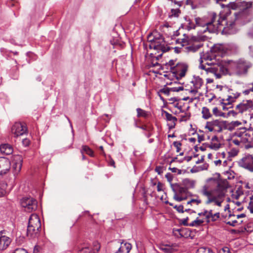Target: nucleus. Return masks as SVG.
<instances>
[{"mask_svg":"<svg viewBox=\"0 0 253 253\" xmlns=\"http://www.w3.org/2000/svg\"><path fill=\"white\" fill-rule=\"evenodd\" d=\"M170 187L174 194L177 195H186L188 192L186 187H182L178 183H171Z\"/></svg>","mask_w":253,"mask_h":253,"instance_id":"f3484780","label":"nucleus"},{"mask_svg":"<svg viewBox=\"0 0 253 253\" xmlns=\"http://www.w3.org/2000/svg\"><path fill=\"white\" fill-rule=\"evenodd\" d=\"M17 158L19 160V162L15 163L13 165V168L14 169L15 173H18L20 171L22 167V159L21 158V157L18 156Z\"/></svg>","mask_w":253,"mask_h":253,"instance_id":"c85d7f7f","label":"nucleus"},{"mask_svg":"<svg viewBox=\"0 0 253 253\" xmlns=\"http://www.w3.org/2000/svg\"><path fill=\"white\" fill-rule=\"evenodd\" d=\"M152 38L151 35H149L148 37V41L150 42V48L161 50L163 52H166L170 50V47L165 45L164 39L161 35L159 37H154L152 39Z\"/></svg>","mask_w":253,"mask_h":253,"instance_id":"f03ea898","label":"nucleus"},{"mask_svg":"<svg viewBox=\"0 0 253 253\" xmlns=\"http://www.w3.org/2000/svg\"><path fill=\"white\" fill-rule=\"evenodd\" d=\"M171 15L174 16L175 17H177L178 16V13H179V9H172L171 10Z\"/></svg>","mask_w":253,"mask_h":253,"instance_id":"13d9d810","label":"nucleus"},{"mask_svg":"<svg viewBox=\"0 0 253 253\" xmlns=\"http://www.w3.org/2000/svg\"><path fill=\"white\" fill-rule=\"evenodd\" d=\"M165 177L167 179L168 181L171 184L173 178L172 174L170 173H167L166 174Z\"/></svg>","mask_w":253,"mask_h":253,"instance_id":"8fccbe9b","label":"nucleus"},{"mask_svg":"<svg viewBox=\"0 0 253 253\" xmlns=\"http://www.w3.org/2000/svg\"><path fill=\"white\" fill-rule=\"evenodd\" d=\"M163 184L160 182H159L157 184V191L159 192L163 191Z\"/></svg>","mask_w":253,"mask_h":253,"instance_id":"e2e57ef3","label":"nucleus"},{"mask_svg":"<svg viewBox=\"0 0 253 253\" xmlns=\"http://www.w3.org/2000/svg\"><path fill=\"white\" fill-rule=\"evenodd\" d=\"M26 131L27 129L25 126L20 123H15L11 128V131L14 134L15 137L24 134Z\"/></svg>","mask_w":253,"mask_h":253,"instance_id":"ddd939ff","label":"nucleus"},{"mask_svg":"<svg viewBox=\"0 0 253 253\" xmlns=\"http://www.w3.org/2000/svg\"><path fill=\"white\" fill-rule=\"evenodd\" d=\"M209 214V211L207 210H204L203 211H202V216L205 217V221L207 222L208 219Z\"/></svg>","mask_w":253,"mask_h":253,"instance_id":"603ef678","label":"nucleus"},{"mask_svg":"<svg viewBox=\"0 0 253 253\" xmlns=\"http://www.w3.org/2000/svg\"><path fill=\"white\" fill-rule=\"evenodd\" d=\"M173 145L174 147L176 148V152H179L181 150V146L182 145L181 143L178 141H174L173 143Z\"/></svg>","mask_w":253,"mask_h":253,"instance_id":"49530a36","label":"nucleus"},{"mask_svg":"<svg viewBox=\"0 0 253 253\" xmlns=\"http://www.w3.org/2000/svg\"><path fill=\"white\" fill-rule=\"evenodd\" d=\"M231 66L235 68V72L238 75H246L248 70L251 68L252 64L246 60L239 59L236 62H233Z\"/></svg>","mask_w":253,"mask_h":253,"instance_id":"39448f33","label":"nucleus"},{"mask_svg":"<svg viewBox=\"0 0 253 253\" xmlns=\"http://www.w3.org/2000/svg\"><path fill=\"white\" fill-rule=\"evenodd\" d=\"M171 91V88H163L159 90V92L163 93L165 94V95L169 96L170 93V91Z\"/></svg>","mask_w":253,"mask_h":253,"instance_id":"79ce46f5","label":"nucleus"},{"mask_svg":"<svg viewBox=\"0 0 253 253\" xmlns=\"http://www.w3.org/2000/svg\"><path fill=\"white\" fill-rule=\"evenodd\" d=\"M200 193L203 196L207 197L208 199L211 196V190H209V187L208 185H205L200 190Z\"/></svg>","mask_w":253,"mask_h":253,"instance_id":"cd10ccee","label":"nucleus"},{"mask_svg":"<svg viewBox=\"0 0 253 253\" xmlns=\"http://www.w3.org/2000/svg\"><path fill=\"white\" fill-rule=\"evenodd\" d=\"M247 135V129L245 127H240L234 133V136H237L238 138L242 140V143L248 142V139L246 138Z\"/></svg>","mask_w":253,"mask_h":253,"instance_id":"aec40b11","label":"nucleus"},{"mask_svg":"<svg viewBox=\"0 0 253 253\" xmlns=\"http://www.w3.org/2000/svg\"><path fill=\"white\" fill-rule=\"evenodd\" d=\"M131 249V245L128 243H121V246L115 253H129Z\"/></svg>","mask_w":253,"mask_h":253,"instance_id":"412c9836","label":"nucleus"},{"mask_svg":"<svg viewBox=\"0 0 253 253\" xmlns=\"http://www.w3.org/2000/svg\"><path fill=\"white\" fill-rule=\"evenodd\" d=\"M238 113V112H236L234 110H230L227 114H226V116H227V118L230 116H232L233 117H235Z\"/></svg>","mask_w":253,"mask_h":253,"instance_id":"09e8293b","label":"nucleus"},{"mask_svg":"<svg viewBox=\"0 0 253 253\" xmlns=\"http://www.w3.org/2000/svg\"><path fill=\"white\" fill-rule=\"evenodd\" d=\"M188 217H187L185 218H183V219H182L181 220L182 223L184 226H189V224L188 223Z\"/></svg>","mask_w":253,"mask_h":253,"instance_id":"0e129e2a","label":"nucleus"},{"mask_svg":"<svg viewBox=\"0 0 253 253\" xmlns=\"http://www.w3.org/2000/svg\"><path fill=\"white\" fill-rule=\"evenodd\" d=\"M203 44L201 41L198 40L196 37H193L188 45L185 47V49L187 52H195L197 51Z\"/></svg>","mask_w":253,"mask_h":253,"instance_id":"9d476101","label":"nucleus"},{"mask_svg":"<svg viewBox=\"0 0 253 253\" xmlns=\"http://www.w3.org/2000/svg\"><path fill=\"white\" fill-rule=\"evenodd\" d=\"M203 61L202 58H200V64L199 68L201 69L205 70L207 72L213 73L216 79H220L222 75H225L227 74V69L221 64H214L210 67L206 68V66L202 64Z\"/></svg>","mask_w":253,"mask_h":253,"instance_id":"7ed1b4c3","label":"nucleus"},{"mask_svg":"<svg viewBox=\"0 0 253 253\" xmlns=\"http://www.w3.org/2000/svg\"><path fill=\"white\" fill-rule=\"evenodd\" d=\"M195 88L199 89L203 84V80L199 76L193 77V80L191 81Z\"/></svg>","mask_w":253,"mask_h":253,"instance_id":"393cba45","label":"nucleus"},{"mask_svg":"<svg viewBox=\"0 0 253 253\" xmlns=\"http://www.w3.org/2000/svg\"><path fill=\"white\" fill-rule=\"evenodd\" d=\"M183 183L186 187V188L188 189V188H194L195 183L194 180H192L186 178L183 180Z\"/></svg>","mask_w":253,"mask_h":253,"instance_id":"2f4dec72","label":"nucleus"},{"mask_svg":"<svg viewBox=\"0 0 253 253\" xmlns=\"http://www.w3.org/2000/svg\"><path fill=\"white\" fill-rule=\"evenodd\" d=\"M225 124V121L215 120L211 122H207L205 128L208 129L210 131H215L219 133L223 130Z\"/></svg>","mask_w":253,"mask_h":253,"instance_id":"423d86ee","label":"nucleus"},{"mask_svg":"<svg viewBox=\"0 0 253 253\" xmlns=\"http://www.w3.org/2000/svg\"><path fill=\"white\" fill-rule=\"evenodd\" d=\"M220 217V213L219 212H217L215 213H213L212 210H209V214L208 217V219L207 221V223H210L211 222H214L218 220Z\"/></svg>","mask_w":253,"mask_h":253,"instance_id":"a878e982","label":"nucleus"},{"mask_svg":"<svg viewBox=\"0 0 253 253\" xmlns=\"http://www.w3.org/2000/svg\"><path fill=\"white\" fill-rule=\"evenodd\" d=\"M12 253H28L27 251L22 248L17 249L15 250Z\"/></svg>","mask_w":253,"mask_h":253,"instance_id":"5fc2aeb1","label":"nucleus"},{"mask_svg":"<svg viewBox=\"0 0 253 253\" xmlns=\"http://www.w3.org/2000/svg\"><path fill=\"white\" fill-rule=\"evenodd\" d=\"M28 226L40 229L41 228V220L36 214H32L29 219Z\"/></svg>","mask_w":253,"mask_h":253,"instance_id":"2eb2a0df","label":"nucleus"},{"mask_svg":"<svg viewBox=\"0 0 253 253\" xmlns=\"http://www.w3.org/2000/svg\"><path fill=\"white\" fill-rule=\"evenodd\" d=\"M190 113H185L184 115L181 116V118L180 119V122L182 121H186L189 120L190 118Z\"/></svg>","mask_w":253,"mask_h":253,"instance_id":"ea45409f","label":"nucleus"},{"mask_svg":"<svg viewBox=\"0 0 253 253\" xmlns=\"http://www.w3.org/2000/svg\"><path fill=\"white\" fill-rule=\"evenodd\" d=\"M225 100L224 99H222L220 101L221 104L222 105V109L223 110H228L229 109L233 107L232 104L231 103V105H229L227 103L224 102Z\"/></svg>","mask_w":253,"mask_h":253,"instance_id":"e433bc0d","label":"nucleus"},{"mask_svg":"<svg viewBox=\"0 0 253 253\" xmlns=\"http://www.w3.org/2000/svg\"><path fill=\"white\" fill-rule=\"evenodd\" d=\"M212 112L214 115L216 117H222L223 118H227V116H226V113L222 112L219 111L217 107H214L213 109Z\"/></svg>","mask_w":253,"mask_h":253,"instance_id":"72a5a7b5","label":"nucleus"},{"mask_svg":"<svg viewBox=\"0 0 253 253\" xmlns=\"http://www.w3.org/2000/svg\"><path fill=\"white\" fill-rule=\"evenodd\" d=\"M235 128V127L233 126L232 124L231 123H228L225 121V124L224 125L223 129H227L230 131L233 130Z\"/></svg>","mask_w":253,"mask_h":253,"instance_id":"58836bf2","label":"nucleus"},{"mask_svg":"<svg viewBox=\"0 0 253 253\" xmlns=\"http://www.w3.org/2000/svg\"><path fill=\"white\" fill-rule=\"evenodd\" d=\"M21 204L28 212L36 210L37 208V201L31 197L23 198L21 200Z\"/></svg>","mask_w":253,"mask_h":253,"instance_id":"6e6552de","label":"nucleus"},{"mask_svg":"<svg viewBox=\"0 0 253 253\" xmlns=\"http://www.w3.org/2000/svg\"><path fill=\"white\" fill-rule=\"evenodd\" d=\"M230 253L229 249L228 247H225L223 248L221 251H220V253Z\"/></svg>","mask_w":253,"mask_h":253,"instance_id":"052dcab7","label":"nucleus"},{"mask_svg":"<svg viewBox=\"0 0 253 253\" xmlns=\"http://www.w3.org/2000/svg\"><path fill=\"white\" fill-rule=\"evenodd\" d=\"M10 169V162L5 157H0V175L6 174Z\"/></svg>","mask_w":253,"mask_h":253,"instance_id":"4468645a","label":"nucleus"},{"mask_svg":"<svg viewBox=\"0 0 253 253\" xmlns=\"http://www.w3.org/2000/svg\"><path fill=\"white\" fill-rule=\"evenodd\" d=\"M236 109L240 113L250 111L253 109V102L251 100L243 101L236 106Z\"/></svg>","mask_w":253,"mask_h":253,"instance_id":"f8f14e48","label":"nucleus"},{"mask_svg":"<svg viewBox=\"0 0 253 253\" xmlns=\"http://www.w3.org/2000/svg\"><path fill=\"white\" fill-rule=\"evenodd\" d=\"M209 19L204 20L197 17L195 18V21L197 26L205 28L203 33L209 32L210 33H214L221 30V26L226 24V20L224 17H219L216 13L211 12L209 14Z\"/></svg>","mask_w":253,"mask_h":253,"instance_id":"f257e3e1","label":"nucleus"},{"mask_svg":"<svg viewBox=\"0 0 253 253\" xmlns=\"http://www.w3.org/2000/svg\"><path fill=\"white\" fill-rule=\"evenodd\" d=\"M207 145L208 147L214 150H217L220 147V144L218 143H211V144H207Z\"/></svg>","mask_w":253,"mask_h":253,"instance_id":"c03bdc74","label":"nucleus"},{"mask_svg":"<svg viewBox=\"0 0 253 253\" xmlns=\"http://www.w3.org/2000/svg\"><path fill=\"white\" fill-rule=\"evenodd\" d=\"M3 232L0 231V251L5 250L10 244L11 239L5 235H3Z\"/></svg>","mask_w":253,"mask_h":253,"instance_id":"dca6fc26","label":"nucleus"},{"mask_svg":"<svg viewBox=\"0 0 253 253\" xmlns=\"http://www.w3.org/2000/svg\"><path fill=\"white\" fill-rule=\"evenodd\" d=\"M81 152L82 153H85L86 154L88 155L90 157H94V152L93 151L87 146L83 145L82 146V149L81 150Z\"/></svg>","mask_w":253,"mask_h":253,"instance_id":"7c9ffc66","label":"nucleus"},{"mask_svg":"<svg viewBox=\"0 0 253 253\" xmlns=\"http://www.w3.org/2000/svg\"><path fill=\"white\" fill-rule=\"evenodd\" d=\"M232 142L235 145L237 146H239L240 145L241 143H242V140L238 138V139H234L232 140Z\"/></svg>","mask_w":253,"mask_h":253,"instance_id":"4d7b16f0","label":"nucleus"},{"mask_svg":"<svg viewBox=\"0 0 253 253\" xmlns=\"http://www.w3.org/2000/svg\"><path fill=\"white\" fill-rule=\"evenodd\" d=\"M225 192L226 188L223 183H218L215 188L211 190V196L207 199L206 204L208 205L215 200L224 199Z\"/></svg>","mask_w":253,"mask_h":253,"instance_id":"20e7f679","label":"nucleus"},{"mask_svg":"<svg viewBox=\"0 0 253 253\" xmlns=\"http://www.w3.org/2000/svg\"><path fill=\"white\" fill-rule=\"evenodd\" d=\"M173 208L175 209L178 212L183 213L184 211L183 210V206L181 205L179 206L175 205L173 207Z\"/></svg>","mask_w":253,"mask_h":253,"instance_id":"a18cd8bd","label":"nucleus"},{"mask_svg":"<svg viewBox=\"0 0 253 253\" xmlns=\"http://www.w3.org/2000/svg\"><path fill=\"white\" fill-rule=\"evenodd\" d=\"M155 171L158 174H161L163 172V167L161 166H157L155 168Z\"/></svg>","mask_w":253,"mask_h":253,"instance_id":"6e6d98bb","label":"nucleus"},{"mask_svg":"<svg viewBox=\"0 0 253 253\" xmlns=\"http://www.w3.org/2000/svg\"><path fill=\"white\" fill-rule=\"evenodd\" d=\"M197 253H214L211 249L209 248L201 247L197 251Z\"/></svg>","mask_w":253,"mask_h":253,"instance_id":"f704fd0d","label":"nucleus"},{"mask_svg":"<svg viewBox=\"0 0 253 253\" xmlns=\"http://www.w3.org/2000/svg\"><path fill=\"white\" fill-rule=\"evenodd\" d=\"M163 114L165 115L167 121L170 122L168 125L169 129L174 128L177 121V118L166 111H163Z\"/></svg>","mask_w":253,"mask_h":253,"instance_id":"a211bd4d","label":"nucleus"},{"mask_svg":"<svg viewBox=\"0 0 253 253\" xmlns=\"http://www.w3.org/2000/svg\"><path fill=\"white\" fill-rule=\"evenodd\" d=\"M22 143H23V144L25 146H27L29 145V143H30V141L28 139H27V138H25V139H23L22 140Z\"/></svg>","mask_w":253,"mask_h":253,"instance_id":"69168bd1","label":"nucleus"},{"mask_svg":"<svg viewBox=\"0 0 253 253\" xmlns=\"http://www.w3.org/2000/svg\"><path fill=\"white\" fill-rule=\"evenodd\" d=\"M0 151L2 153L8 155L12 154L13 149L9 144H4L0 146Z\"/></svg>","mask_w":253,"mask_h":253,"instance_id":"b1692460","label":"nucleus"},{"mask_svg":"<svg viewBox=\"0 0 253 253\" xmlns=\"http://www.w3.org/2000/svg\"><path fill=\"white\" fill-rule=\"evenodd\" d=\"M187 22H188V25H187V29L188 30H190L191 29H195V27H196V24H195L192 21H191V20H190V19H189L188 20H187Z\"/></svg>","mask_w":253,"mask_h":253,"instance_id":"a19ab883","label":"nucleus"},{"mask_svg":"<svg viewBox=\"0 0 253 253\" xmlns=\"http://www.w3.org/2000/svg\"><path fill=\"white\" fill-rule=\"evenodd\" d=\"M173 199L177 202H181L186 200L187 196L185 195H177V194H174Z\"/></svg>","mask_w":253,"mask_h":253,"instance_id":"4c0bfd02","label":"nucleus"},{"mask_svg":"<svg viewBox=\"0 0 253 253\" xmlns=\"http://www.w3.org/2000/svg\"><path fill=\"white\" fill-rule=\"evenodd\" d=\"M184 89V88L183 86H178V87H171V91L173 92H178L181 90H183Z\"/></svg>","mask_w":253,"mask_h":253,"instance_id":"864d4df0","label":"nucleus"},{"mask_svg":"<svg viewBox=\"0 0 253 253\" xmlns=\"http://www.w3.org/2000/svg\"><path fill=\"white\" fill-rule=\"evenodd\" d=\"M239 166L253 172V156L247 155L238 162Z\"/></svg>","mask_w":253,"mask_h":253,"instance_id":"1a4fd4ad","label":"nucleus"},{"mask_svg":"<svg viewBox=\"0 0 253 253\" xmlns=\"http://www.w3.org/2000/svg\"><path fill=\"white\" fill-rule=\"evenodd\" d=\"M248 209L250 210L251 213H253V195L250 197V202L248 207Z\"/></svg>","mask_w":253,"mask_h":253,"instance_id":"37998d69","label":"nucleus"},{"mask_svg":"<svg viewBox=\"0 0 253 253\" xmlns=\"http://www.w3.org/2000/svg\"><path fill=\"white\" fill-rule=\"evenodd\" d=\"M250 92H253V86L252 87H250L244 91H243V93L245 95L249 94Z\"/></svg>","mask_w":253,"mask_h":253,"instance_id":"680f3d73","label":"nucleus"},{"mask_svg":"<svg viewBox=\"0 0 253 253\" xmlns=\"http://www.w3.org/2000/svg\"><path fill=\"white\" fill-rule=\"evenodd\" d=\"M136 111L137 113V116L138 117H144L146 118L148 116L147 112L145 110L141 109V108H137L136 109Z\"/></svg>","mask_w":253,"mask_h":253,"instance_id":"c9c22d12","label":"nucleus"},{"mask_svg":"<svg viewBox=\"0 0 253 253\" xmlns=\"http://www.w3.org/2000/svg\"><path fill=\"white\" fill-rule=\"evenodd\" d=\"M202 117L205 120L209 119L212 116V115L210 112V110L206 107L202 108Z\"/></svg>","mask_w":253,"mask_h":253,"instance_id":"c756f323","label":"nucleus"},{"mask_svg":"<svg viewBox=\"0 0 253 253\" xmlns=\"http://www.w3.org/2000/svg\"><path fill=\"white\" fill-rule=\"evenodd\" d=\"M252 6V2L249 1H233L229 3L228 6L230 8L232 9H237L239 8L240 10H244L249 8Z\"/></svg>","mask_w":253,"mask_h":253,"instance_id":"9b49d317","label":"nucleus"},{"mask_svg":"<svg viewBox=\"0 0 253 253\" xmlns=\"http://www.w3.org/2000/svg\"><path fill=\"white\" fill-rule=\"evenodd\" d=\"M230 95H228V98L226 99V101H228L227 104L229 105H231V103L235 101V100L239 97L241 93L238 92L230 93Z\"/></svg>","mask_w":253,"mask_h":253,"instance_id":"bb28decb","label":"nucleus"},{"mask_svg":"<svg viewBox=\"0 0 253 253\" xmlns=\"http://www.w3.org/2000/svg\"><path fill=\"white\" fill-rule=\"evenodd\" d=\"M174 64V61L170 60L168 63H167L166 65L169 66L171 72H172L173 71V68L175 67Z\"/></svg>","mask_w":253,"mask_h":253,"instance_id":"de8ad7c7","label":"nucleus"},{"mask_svg":"<svg viewBox=\"0 0 253 253\" xmlns=\"http://www.w3.org/2000/svg\"><path fill=\"white\" fill-rule=\"evenodd\" d=\"M100 246L98 242H94L93 247H87L80 250V253H98Z\"/></svg>","mask_w":253,"mask_h":253,"instance_id":"6ab92c4d","label":"nucleus"},{"mask_svg":"<svg viewBox=\"0 0 253 253\" xmlns=\"http://www.w3.org/2000/svg\"><path fill=\"white\" fill-rule=\"evenodd\" d=\"M39 231L40 229H39L28 226L27 235L31 238H34L38 236L39 234Z\"/></svg>","mask_w":253,"mask_h":253,"instance_id":"5701e85b","label":"nucleus"},{"mask_svg":"<svg viewBox=\"0 0 253 253\" xmlns=\"http://www.w3.org/2000/svg\"><path fill=\"white\" fill-rule=\"evenodd\" d=\"M39 231L40 229H39L28 226L27 235L31 238H34L38 236L39 234Z\"/></svg>","mask_w":253,"mask_h":253,"instance_id":"4be33fe9","label":"nucleus"},{"mask_svg":"<svg viewBox=\"0 0 253 253\" xmlns=\"http://www.w3.org/2000/svg\"><path fill=\"white\" fill-rule=\"evenodd\" d=\"M249 49L250 55L253 57V45H250L249 47Z\"/></svg>","mask_w":253,"mask_h":253,"instance_id":"774afa93","label":"nucleus"},{"mask_svg":"<svg viewBox=\"0 0 253 253\" xmlns=\"http://www.w3.org/2000/svg\"><path fill=\"white\" fill-rule=\"evenodd\" d=\"M233 126L235 127L241 125V123L238 121L231 122Z\"/></svg>","mask_w":253,"mask_h":253,"instance_id":"338daca9","label":"nucleus"},{"mask_svg":"<svg viewBox=\"0 0 253 253\" xmlns=\"http://www.w3.org/2000/svg\"><path fill=\"white\" fill-rule=\"evenodd\" d=\"M224 200V199L215 200V201H212V202L214 203L215 205H216L218 207H221V204L223 202Z\"/></svg>","mask_w":253,"mask_h":253,"instance_id":"3c124183","label":"nucleus"},{"mask_svg":"<svg viewBox=\"0 0 253 253\" xmlns=\"http://www.w3.org/2000/svg\"><path fill=\"white\" fill-rule=\"evenodd\" d=\"M188 68V66L187 64L179 63L173 68L172 73L175 75L177 80H179L185 76Z\"/></svg>","mask_w":253,"mask_h":253,"instance_id":"0eeeda50","label":"nucleus"},{"mask_svg":"<svg viewBox=\"0 0 253 253\" xmlns=\"http://www.w3.org/2000/svg\"><path fill=\"white\" fill-rule=\"evenodd\" d=\"M204 222V220L199 219V218L197 217L196 219L192 221L191 223H189V226L192 227H198L202 225V224Z\"/></svg>","mask_w":253,"mask_h":253,"instance_id":"473e14b6","label":"nucleus"},{"mask_svg":"<svg viewBox=\"0 0 253 253\" xmlns=\"http://www.w3.org/2000/svg\"><path fill=\"white\" fill-rule=\"evenodd\" d=\"M3 186L4 183L0 184V197L3 196L5 193L4 189L2 187Z\"/></svg>","mask_w":253,"mask_h":253,"instance_id":"bf43d9fd","label":"nucleus"}]
</instances>
